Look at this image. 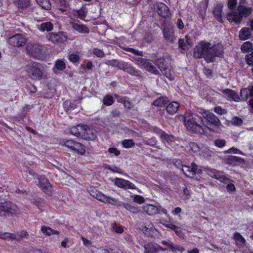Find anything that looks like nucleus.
<instances>
[{"label":"nucleus","instance_id":"13d9d810","mask_svg":"<svg viewBox=\"0 0 253 253\" xmlns=\"http://www.w3.org/2000/svg\"><path fill=\"white\" fill-rule=\"evenodd\" d=\"M69 59L72 62L76 63L79 62L80 57L78 54H71L69 55Z\"/></svg>","mask_w":253,"mask_h":253},{"label":"nucleus","instance_id":"3c124183","mask_svg":"<svg viewBox=\"0 0 253 253\" xmlns=\"http://www.w3.org/2000/svg\"><path fill=\"white\" fill-rule=\"evenodd\" d=\"M226 141L224 139H217L214 141V145L219 148H222L225 146Z\"/></svg>","mask_w":253,"mask_h":253},{"label":"nucleus","instance_id":"c9c22d12","mask_svg":"<svg viewBox=\"0 0 253 253\" xmlns=\"http://www.w3.org/2000/svg\"><path fill=\"white\" fill-rule=\"evenodd\" d=\"M53 24L50 22H46L42 23L39 29L42 32L50 31L53 29Z\"/></svg>","mask_w":253,"mask_h":253},{"label":"nucleus","instance_id":"423d86ee","mask_svg":"<svg viewBox=\"0 0 253 253\" xmlns=\"http://www.w3.org/2000/svg\"><path fill=\"white\" fill-rule=\"evenodd\" d=\"M27 50L30 56L39 60H43L48 54L46 48L37 43H29Z\"/></svg>","mask_w":253,"mask_h":253},{"label":"nucleus","instance_id":"680f3d73","mask_svg":"<svg viewBox=\"0 0 253 253\" xmlns=\"http://www.w3.org/2000/svg\"><path fill=\"white\" fill-rule=\"evenodd\" d=\"M153 40V36L151 33H146L145 35H144V41L145 42H146L147 43H150V42H152Z\"/></svg>","mask_w":253,"mask_h":253},{"label":"nucleus","instance_id":"e2e57ef3","mask_svg":"<svg viewBox=\"0 0 253 253\" xmlns=\"http://www.w3.org/2000/svg\"><path fill=\"white\" fill-rule=\"evenodd\" d=\"M241 152L240 150H239L236 148H234V147L230 148V149L224 151L225 154H227V153L240 154Z\"/></svg>","mask_w":253,"mask_h":253},{"label":"nucleus","instance_id":"2eb2a0df","mask_svg":"<svg viewBox=\"0 0 253 253\" xmlns=\"http://www.w3.org/2000/svg\"><path fill=\"white\" fill-rule=\"evenodd\" d=\"M8 43L14 47L23 46L26 44V38L21 34H16L8 39Z\"/></svg>","mask_w":253,"mask_h":253},{"label":"nucleus","instance_id":"6e6d98bb","mask_svg":"<svg viewBox=\"0 0 253 253\" xmlns=\"http://www.w3.org/2000/svg\"><path fill=\"white\" fill-rule=\"evenodd\" d=\"M93 54L95 55L98 57L102 58L105 56V54L102 50L99 48H95L93 50Z\"/></svg>","mask_w":253,"mask_h":253},{"label":"nucleus","instance_id":"4468645a","mask_svg":"<svg viewBox=\"0 0 253 253\" xmlns=\"http://www.w3.org/2000/svg\"><path fill=\"white\" fill-rule=\"evenodd\" d=\"M182 170L189 177H193L196 174H200L202 173V170L194 163H192L191 166H182Z\"/></svg>","mask_w":253,"mask_h":253},{"label":"nucleus","instance_id":"f3484780","mask_svg":"<svg viewBox=\"0 0 253 253\" xmlns=\"http://www.w3.org/2000/svg\"><path fill=\"white\" fill-rule=\"evenodd\" d=\"M38 179L39 180V186L43 191L47 194H50L51 191L52 187L48 179L43 175L38 176Z\"/></svg>","mask_w":253,"mask_h":253},{"label":"nucleus","instance_id":"20e7f679","mask_svg":"<svg viewBox=\"0 0 253 253\" xmlns=\"http://www.w3.org/2000/svg\"><path fill=\"white\" fill-rule=\"evenodd\" d=\"M25 71L28 78L35 81L41 80L44 75L43 66L42 64L38 62L27 65Z\"/></svg>","mask_w":253,"mask_h":253},{"label":"nucleus","instance_id":"e433bc0d","mask_svg":"<svg viewBox=\"0 0 253 253\" xmlns=\"http://www.w3.org/2000/svg\"><path fill=\"white\" fill-rule=\"evenodd\" d=\"M234 237L236 244L239 247H242L245 244V240L240 233L238 232L235 233Z\"/></svg>","mask_w":253,"mask_h":253},{"label":"nucleus","instance_id":"a211bd4d","mask_svg":"<svg viewBox=\"0 0 253 253\" xmlns=\"http://www.w3.org/2000/svg\"><path fill=\"white\" fill-rule=\"evenodd\" d=\"M115 184L118 187L123 188L125 189H135L136 187L132 183L128 180H125L124 179L116 178L115 179Z\"/></svg>","mask_w":253,"mask_h":253},{"label":"nucleus","instance_id":"dca6fc26","mask_svg":"<svg viewBox=\"0 0 253 253\" xmlns=\"http://www.w3.org/2000/svg\"><path fill=\"white\" fill-rule=\"evenodd\" d=\"M48 39L54 43H62L67 40V35L64 32H60L57 33H51L49 34Z\"/></svg>","mask_w":253,"mask_h":253},{"label":"nucleus","instance_id":"de8ad7c7","mask_svg":"<svg viewBox=\"0 0 253 253\" xmlns=\"http://www.w3.org/2000/svg\"><path fill=\"white\" fill-rule=\"evenodd\" d=\"M240 95L243 100L247 99L250 96L249 88L242 89L240 91Z\"/></svg>","mask_w":253,"mask_h":253},{"label":"nucleus","instance_id":"2f4dec72","mask_svg":"<svg viewBox=\"0 0 253 253\" xmlns=\"http://www.w3.org/2000/svg\"><path fill=\"white\" fill-rule=\"evenodd\" d=\"M169 102V100L166 96H161L153 102V105L155 107H163Z\"/></svg>","mask_w":253,"mask_h":253},{"label":"nucleus","instance_id":"09e8293b","mask_svg":"<svg viewBox=\"0 0 253 253\" xmlns=\"http://www.w3.org/2000/svg\"><path fill=\"white\" fill-rule=\"evenodd\" d=\"M178 45L179 47L183 50H188V46H187V43L185 42V39H180L178 41Z\"/></svg>","mask_w":253,"mask_h":253},{"label":"nucleus","instance_id":"c756f323","mask_svg":"<svg viewBox=\"0 0 253 253\" xmlns=\"http://www.w3.org/2000/svg\"><path fill=\"white\" fill-rule=\"evenodd\" d=\"M179 107V104L177 102L173 101L169 103L166 108L167 112L170 115L176 113Z\"/></svg>","mask_w":253,"mask_h":253},{"label":"nucleus","instance_id":"8fccbe9b","mask_svg":"<svg viewBox=\"0 0 253 253\" xmlns=\"http://www.w3.org/2000/svg\"><path fill=\"white\" fill-rule=\"evenodd\" d=\"M111 228L118 233H122L124 232L123 227L116 223H112L111 224Z\"/></svg>","mask_w":253,"mask_h":253},{"label":"nucleus","instance_id":"9d476101","mask_svg":"<svg viewBox=\"0 0 253 253\" xmlns=\"http://www.w3.org/2000/svg\"><path fill=\"white\" fill-rule=\"evenodd\" d=\"M63 145L78 154L83 155L85 152L84 146L82 143L73 140H66Z\"/></svg>","mask_w":253,"mask_h":253},{"label":"nucleus","instance_id":"603ef678","mask_svg":"<svg viewBox=\"0 0 253 253\" xmlns=\"http://www.w3.org/2000/svg\"><path fill=\"white\" fill-rule=\"evenodd\" d=\"M189 145L191 150L194 152H198L201 150L200 146L195 142H190L189 143Z\"/></svg>","mask_w":253,"mask_h":253},{"label":"nucleus","instance_id":"864d4df0","mask_svg":"<svg viewBox=\"0 0 253 253\" xmlns=\"http://www.w3.org/2000/svg\"><path fill=\"white\" fill-rule=\"evenodd\" d=\"M237 4V0H229L228 2V7L230 9V11L231 10H236L235 9V7Z\"/></svg>","mask_w":253,"mask_h":253},{"label":"nucleus","instance_id":"a878e982","mask_svg":"<svg viewBox=\"0 0 253 253\" xmlns=\"http://www.w3.org/2000/svg\"><path fill=\"white\" fill-rule=\"evenodd\" d=\"M13 2L19 9H28L31 7V0H14Z\"/></svg>","mask_w":253,"mask_h":253},{"label":"nucleus","instance_id":"5fc2aeb1","mask_svg":"<svg viewBox=\"0 0 253 253\" xmlns=\"http://www.w3.org/2000/svg\"><path fill=\"white\" fill-rule=\"evenodd\" d=\"M125 49V50L130 52L136 55H138V56H142L143 55V51H139L138 50H136V49H133L132 48H130V47L126 48Z\"/></svg>","mask_w":253,"mask_h":253},{"label":"nucleus","instance_id":"f257e3e1","mask_svg":"<svg viewBox=\"0 0 253 253\" xmlns=\"http://www.w3.org/2000/svg\"><path fill=\"white\" fill-rule=\"evenodd\" d=\"M223 53L221 45H211V43L205 41L201 42L194 49V57L199 59L204 58L208 63L214 62L216 57H221Z\"/></svg>","mask_w":253,"mask_h":253},{"label":"nucleus","instance_id":"f8f14e48","mask_svg":"<svg viewBox=\"0 0 253 253\" xmlns=\"http://www.w3.org/2000/svg\"><path fill=\"white\" fill-rule=\"evenodd\" d=\"M136 64L138 66L146 69L148 72L153 73L155 75L159 74V71L148 60L141 58L138 57L135 59Z\"/></svg>","mask_w":253,"mask_h":253},{"label":"nucleus","instance_id":"338daca9","mask_svg":"<svg viewBox=\"0 0 253 253\" xmlns=\"http://www.w3.org/2000/svg\"><path fill=\"white\" fill-rule=\"evenodd\" d=\"M78 129H79V127H78V125L76 126H72V127H71L70 132L72 135L78 137V135H79Z\"/></svg>","mask_w":253,"mask_h":253},{"label":"nucleus","instance_id":"b1692460","mask_svg":"<svg viewBox=\"0 0 253 253\" xmlns=\"http://www.w3.org/2000/svg\"><path fill=\"white\" fill-rule=\"evenodd\" d=\"M222 93L224 95L225 97L229 100H234L238 102L240 99L238 93L232 89L227 88L222 90Z\"/></svg>","mask_w":253,"mask_h":253},{"label":"nucleus","instance_id":"9b49d317","mask_svg":"<svg viewBox=\"0 0 253 253\" xmlns=\"http://www.w3.org/2000/svg\"><path fill=\"white\" fill-rule=\"evenodd\" d=\"M63 145L78 154L83 155L85 152L84 146L82 143L73 140H66Z\"/></svg>","mask_w":253,"mask_h":253},{"label":"nucleus","instance_id":"aec40b11","mask_svg":"<svg viewBox=\"0 0 253 253\" xmlns=\"http://www.w3.org/2000/svg\"><path fill=\"white\" fill-rule=\"evenodd\" d=\"M145 253H156L159 251H165L167 248H163L158 244H154L152 243L146 244L144 246Z\"/></svg>","mask_w":253,"mask_h":253},{"label":"nucleus","instance_id":"6ab92c4d","mask_svg":"<svg viewBox=\"0 0 253 253\" xmlns=\"http://www.w3.org/2000/svg\"><path fill=\"white\" fill-rule=\"evenodd\" d=\"M157 12L161 17L166 18L170 15L168 6L162 2H159L157 5Z\"/></svg>","mask_w":253,"mask_h":253},{"label":"nucleus","instance_id":"bf43d9fd","mask_svg":"<svg viewBox=\"0 0 253 253\" xmlns=\"http://www.w3.org/2000/svg\"><path fill=\"white\" fill-rule=\"evenodd\" d=\"M144 201V198L140 195H135L133 198V201L139 204H143Z\"/></svg>","mask_w":253,"mask_h":253},{"label":"nucleus","instance_id":"58836bf2","mask_svg":"<svg viewBox=\"0 0 253 253\" xmlns=\"http://www.w3.org/2000/svg\"><path fill=\"white\" fill-rule=\"evenodd\" d=\"M253 43L250 42H246L241 45V49L243 52H249L253 49Z\"/></svg>","mask_w":253,"mask_h":253},{"label":"nucleus","instance_id":"ddd939ff","mask_svg":"<svg viewBox=\"0 0 253 253\" xmlns=\"http://www.w3.org/2000/svg\"><path fill=\"white\" fill-rule=\"evenodd\" d=\"M206 172L208 175L221 182L228 183V182L229 181V179L221 171L217 170L214 169L207 168L206 169Z\"/></svg>","mask_w":253,"mask_h":253},{"label":"nucleus","instance_id":"39448f33","mask_svg":"<svg viewBox=\"0 0 253 253\" xmlns=\"http://www.w3.org/2000/svg\"><path fill=\"white\" fill-rule=\"evenodd\" d=\"M108 64L115 68L123 70L128 74L135 76H141V72L136 69L132 64L122 60H111L108 61Z\"/></svg>","mask_w":253,"mask_h":253},{"label":"nucleus","instance_id":"a18cd8bd","mask_svg":"<svg viewBox=\"0 0 253 253\" xmlns=\"http://www.w3.org/2000/svg\"><path fill=\"white\" fill-rule=\"evenodd\" d=\"M155 64L157 65L161 72L163 69H166L168 67L165 63V60L163 58L158 59L156 61Z\"/></svg>","mask_w":253,"mask_h":253},{"label":"nucleus","instance_id":"0eeeda50","mask_svg":"<svg viewBox=\"0 0 253 253\" xmlns=\"http://www.w3.org/2000/svg\"><path fill=\"white\" fill-rule=\"evenodd\" d=\"M19 213L20 210L15 204L10 202L0 203V216L17 215Z\"/></svg>","mask_w":253,"mask_h":253},{"label":"nucleus","instance_id":"37998d69","mask_svg":"<svg viewBox=\"0 0 253 253\" xmlns=\"http://www.w3.org/2000/svg\"><path fill=\"white\" fill-rule=\"evenodd\" d=\"M122 145L125 148H129L134 147L135 143L133 139H125L122 142Z\"/></svg>","mask_w":253,"mask_h":253},{"label":"nucleus","instance_id":"412c9836","mask_svg":"<svg viewBox=\"0 0 253 253\" xmlns=\"http://www.w3.org/2000/svg\"><path fill=\"white\" fill-rule=\"evenodd\" d=\"M72 28L76 31L81 34H88L89 29L85 25L81 24L79 21H73L70 23Z\"/></svg>","mask_w":253,"mask_h":253},{"label":"nucleus","instance_id":"6e6552de","mask_svg":"<svg viewBox=\"0 0 253 253\" xmlns=\"http://www.w3.org/2000/svg\"><path fill=\"white\" fill-rule=\"evenodd\" d=\"M197 112L202 116V117L205 119L207 124L211 126H218L220 125L219 120L213 113L200 108H197Z\"/></svg>","mask_w":253,"mask_h":253},{"label":"nucleus","instance_id":"72a5a7b5","mask_svg":"<svg viewBox=\"0 0 253 253\" xmlns=\"http://www.w3.org/2000/svg\"><path fill=\"white\" fill-rule=\"evenodd\" d=\"M142 231L147 235L151 236L155 229L153 228L152 223H149L147 225L142 226Z\"/></svg>","mask_w":253,"mask_h":253},{"label":"nucleus","instance_id":"bb28decb","mask_svg":"<svg viewBox=\"0 0 253 253\" xmlns=\"http://www.w3.org/2000/svg\"><path fill=\"white\" fill-rule=\"evenodd\" d=\"M122 205H123L127 211L133 214H137L142 211L140 207L136 205H133L130 204L126 203H122Z\"/></svg>","mask_w":253,"mask_h":253},{"label":"nucleus","instance_id":"5701e85b","mask_svg":"<svg viewBox=\"0 0 253 253\" xmlns=\"http://www.w3.org/2000/svg\"><path fill=\"white\" fill-rule=\"evenodd\" d=\"M223 6L221 4H217L213 9L212 13L215 19L221 23H223L225 21L224 17L222 15Z\"/></svg>","mask_w":253,"mask_h":253},{"label":"nucleus","instance_id":"0e129e2a","mask_svg":"<svg viewBox=\"0 0 253 253\" xmlns=\"http://www.w3.org/2000/svg\"><path fill=\"white\" fill-rule=\"evenodd\" d=\"M246 60L247 64L249 65L253 66V55L251 54H249L246 56Z\"/></svg>","mask_w":253,"mask_h":253},{"label":"nucleus","instance_id":"393cba45","mask_svg":"<svg viewBox=\"0 0 253 253\" xmlns=\"http://www.w3.org/2000/svg\"><path fill=\"white\" fill-rule=\"evenodd\" d=\"M143 211L149 215L153 216L159 212V208L151 204H146L142 207Z\"/></svg>","mask_w":253,"mask_h":253},{"label":"nucleus","instance_id":"f03ea898","mask_svg":"<svg viewBox=\"0 0 253 253\" xmlns=\"http://www.w3.org/2000/svg\"><path fill=\"white\" fill-rule=\"evenodd\" d=\"M196 113L193 114L187 113L184 116V122L185 126L188 130L195 133L204 134L207 133L209 126H206L203 122L202 116Z\"/></svg>","mask_w":253,"mask_h":253},{"label":"nucleus","instance_id":"79ce46f5","mask_svg":"<svg viewBox=\"0 0 253 253\" xmlns=\"http://www.w3.org/2000/svg\"><path fill=\"white\" fill-rule=\"evenodd\" d=\"M77 13L79 18L84 20L86 16L87 10L84 7H82L80 9L77 10Z\"/></svg>","mask_w":253,"mask_h":253},{"label":"nucleus","instance_id":"7ed1b4c3","mask_svg":"<svg viewBox=\"0 0 253 253\" xmlns=\"http://www.w3.org/2000/svg\"><path fill=\"white\" fill-rule=\"evenodd\" d=\"M244 1H240L236 10H231L226 14V18L230 22H234L236 24H240L243 17L249 16L252 13L253 9L251 7H246L243 4Z\"/></svg>","mask_w":253,"mask_h":253},{"label":"nucleus","instance_id":"a19ab883","mask_svg":"<svg viewBox=\"0 0 253 253\" xmlns=\"http://www.w3.org/2000/svg\"><path fill=\"white\" fill-rule=\"evenodd\" d=\"M38 3L39 4L40 6H41L43 9L46 10H49L51 7V4L49 0H40Z\"/></svg>","mask_w":253,"mask_h":253},{"label":"nucleus","instance_id":"c03bdc74","mask_svg":"<svg viewBox=\"0 0 253 253\" xmlns=\"http://www.w3.org/2000/svg\"><path fill=\"white\" fill-rule=\"evenodd\" d=\"M114 102L113 97L110 94L106 95L103 99V103L106 106H110Z\"/></svg>","mask_w":253,"mask_h":253},{"label":"nucleus","instance_id":"69168bd1","mask_svg":"<svg viewBox=\"0 0 253 253\" xmlns=\"http://www.w3.org/2000/svg\"><path fill=\"white\" fill-rule=\"evenodd\" d=\"M78 137H83V132H84V129H85V125H82L81 124L78 125Z\"/></svg>","mask_w":253,"mask_h":253},{"label":"nucleus","instance_id":"4be33fe9","mask_svg":"<svg viewBox=\"0 0 253 253\" xmlns=\"http://www.w3.org/2000/svg\"><path fill=\"white\" fill-rule=\"evenodd\" d=\"M85 129L83 132L82 138L85 140H93L96 136V131L92 128L89 127L88 126L85 125Z\"/></svg>","mask_w":253,"mask_h":253},{"label":"nucleus","instance_id":"1a4fd4ad","mask_svg":"<svg viewBox=\"0 0 253 253\" xmlns=\"http://www.w3.org/2000/svg\"><path fill=\"white\" fill-rule=\"evenodd\" d=\"M90 195L98 200L104 203L110 204L114 206H121L122 204V203L120 202L117 199L107 196L99 191L93 192Z\"/></svg>","mask_w":253,"mask_h":253},{"label":"nucleus","instance_id":"4d7b16f0","mask_svg":"<svg viewBox=\"0 0 253 253\" xmlns=\"http://www.w3.org/2000/svg\"><path fill=\"white\" fill-rule=\"evenodd\" d=\"M233 181L229 179V181L228 182V183H226L227 184V185L226 186V189L228 192H233L235 190V187L234 185L232 183Z\"/></svg>","mask_w":253,"mask_h":253},{"label":"nucleus","instance_id":"cd10ccee","mask_svg":"<svg viewBox=\"0 0 253 253\" xmlns=\"http://www.w3.org/2000/svg\"><path fill=\"white\" fill-rule=\"evenodd\" d=\"M252 29L249 28H242L239 34V38L241 40L244 41L249 39L252 36Z\"/></svg>","mask_w":253,"mask_h":253},{"label":"nucleus","instance_id":"774afa93","mask_svg":"<svg viewBox=\"0 0 253 253\" xmlns=\"http://www.w3.org/2000/svg\"><path fill=\"white\" fill-rule=\"evenodd\" d=\"M108 151L110 154H113L116 156H118L120 154V151L116 148H110Z\"/></svg>","mask_w":253,"mask_h":253},{"label":"nucleus","instance_id":"052dcab7","mask_svg":"<svg viewBox=\"0 0 253 253\" xmlns=\"http://www.w3.org/2000/svg\"><path fill=\"white\" fill-rule=\"evenodd\" d=\"M231 123L233 125L240 126L243 123V121L241 118L235 117L232 119Z\"/></svg>","mask_w":253,"mask_h":253},{"label":"nucleus","instance_id":"7c9ffc66","mask_svg":"<svg viewBox=\"0 0 253 253\" xmlns=\"http://www.w3.org/2000/svg\"><path fill=\"white\" fill-rule=\"evenodd\" d=\"M160 137L165 143H167L169 144H172L175 140V138L173 135L167 134L165 132H163L161 134Z\"/></svg>","mask_w":253,"mask_h":253},{"label":"nucleus","instance_id":"49530a36","mask_svg":"<svg viewBox=\"0 0 253 253\" xmlns=\"http://www.w3.org/2000/svg\"><path fill=\"white\" fill-rule=\"evenodd\" d=\"M162 74L166 76L167 78L172 81L174 79V76L171 73L172 71L170 69H168V68L166 69H163L161 72Z\"/></svg>","mask_w":253,"mask_h":253},{"label":"nucleus","instance_id":"ea45409f","mask_svg":"<svg viewBox=\"0 0 253 253\" xmlns=\"http://www.w3.org/2000/svg\"><path fill=\"white\" fill-rule=\"evenodd\" d=\"M66 68V64L65 62L61 59H58L55 63V65L53 68L54 71L55 72V69L62 71Z\"/></svg>","mask_w":253,"mask_h":253},{"label":"nucleus","instance_id":"c85d7f7f","mask_svg":"<svg viewBox=\"0 0 253 253\" xmlns=\"http://www.w3.org/2000/svg\"><path fill=\"white\" fill-rule=\"evenodd\" d=\"M161 243L165 245L166 246L169 247L171 251L173 252H175L177 251L179 252H182L183 251V248L179 246H176L174 245L172 242L169 240H163L161 242Z\"/></svg>","mask_w":253,"mask_h":253},{"label":"nucleus","instance_id":"f704fd0d","mask_svg":"<svg viewBox=\"0 0 253 253\" xmlns=\"http://www.w3.org/2000/svg\"><path fill=\"white\" fill-rule=\"evenodd\" d=\"M41 231L44 235L46 236H50L51 235H58L59 232L58 231L54 230L49 227H46L42 226L41 227Z\"/></svg>","mask_w":253,"mask_h":253},{"label":"nucleus","instance_id":"473e14b6","mask_svg":"<svg viewBox=\"0 0 253 253\" xmlns=\"http://www.w3.org/2000/svg\"><path fill=\"white\" fill-rule=\"evenodd\" d=\"M243 161V160L242 158L234 156H230L225 159L226 163L233 165L241 163Z\"/></svg>","mask_w":253,"mask_h":253},{"label":"nucleus","instance_id":"4c0bfd02","mask_svg":"<svg viewBox=\"0 0 253 253\" xmlns=\"http://www.w3.org/2000/svg\"><path fill=\"white\" fill-rule=\"evenodd\" d=\"M164 37L165 39L169 42H173V34L169 29L165 28L163 31Z\"/></svg>","mask_w":253,"mask_h":253}]
</instances>
